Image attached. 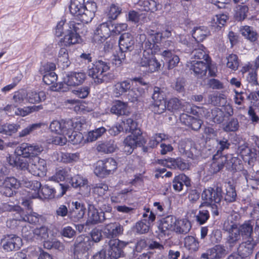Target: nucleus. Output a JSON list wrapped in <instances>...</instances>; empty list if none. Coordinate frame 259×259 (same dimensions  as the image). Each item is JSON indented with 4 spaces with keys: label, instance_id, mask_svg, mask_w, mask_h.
<instances>
[{
    "label": "nucleus",
    "instance_id": "obj_19",
    "mask_svg": "<svg viewBox=\"0 0 259 259\" xmlns=\"http://www.w3.org/2000/svg\"><path fill=\"white\" fill-rule=\"evenodd\" d=\"M22 239L15 235H9L5 237L3 244V249L6 251L18 250L22 246Z\"/></svg>",
    "mask_w": 259,
    "mask_h": 259
},
{
    "label": "nucleus",
    "instance_id": "obj_18",
    "mask_svg": "<svg viewBox=\"0 0 259 259\" xmlns=\"http://www.w3.org/2000/svg\"><path fill=\"white\" fill-rule=\"evenodd\" d=\"M227 254L225 247L222 245H215L207 249L201 254V257L204 259H220L224 257Z\"/></svg>",
    "mask_w": 259,
    "mask_h": 259
},
{
    "label": "nucleus",
    "instance_id": "obj_59",
    "mask_svg": "<svg viewBox=\"0 0 259 259\" xmlns=\"http://www.w3.org/2000/svg\"><path fill=\"white\" fill-rule=\"evenodd\" d=\"M68 141L73 145H77L81 143L83 139L82 134L78 132L73 131L66 136Z\"/></svg>",
    "mask_w": 259,
    "mask_h": 259
},
{
    "label": "nucleus",
    "instance_id": "obj_54",
    "mask_svg": "<svg viewBox=\"0 0 259 259\" xmlns=\"http://www.w3.org/2000/svg\"><path fill=\"white\" fill-rule=\"evenodd\" d=\"M205 206L206 208L205 210H208V213L209 214V212L211 213V214L214 218L219 216V211L218 205L216 203H212L209 201H204L199 206V208Z\"/></svg>",
    "mask_w": 259,
    "mask_h": 259
},
{
    "label": "nucleus",
    "instance_id": "obj_63",
    "mask_svg": "<svg viewBox=\"0 0 259 259\" xmlns=\"http://www.w3.org/2000/svg\"><path fill=\"white\" fill-rule=\"evenodd\" d=\"M93 193L97 195V197H103L108 190V186L106 184L99 183L93 186Z\"/></svg>",
    "mask_w": 259,
    "mask_h": 259
},
{
    "label": "nucleus",
    "instance_id": "obj_47",
    "mask_svg": "<svg viewBox=\"0 0 259 259\" xmlns=\"http://www.w3.org/2000/svg\"><path fill=\"white\" fill-rule=\"evenodd\" d=\"M139 5L143 7L142 10L146 12H154L158 10L160 5L154 0L140 1Z\"/></svg>",
    "mask_w": 259,
    "mask_h": 259
},
{
    "label": "nucleus",
    "instance_id": "obj_11",
    "mask_svg": "<svg viewBox=\"0 0 259 259\" xmlns=\"http://www.w3.org/2000/svg\"><path fill=\"white\" fill-rule=\"evenodd\" d=\"M20 186L19 182L14 177H8L6 178L0 187V192L2 194L7 197L13 195L15 190Z\"/></svg>",
    "mask_w": 259,
    "mask_h": 259
},
{
    "label": "nucleus",
    "instance_id": "obj_28",
    "mask_svg": "<svg viewBox=\"0 0 259 259\" xmlns=\"http://www.w3.org/2000/svg\"><path fill=\"white\" fill-rule=\"evenodd\" d=\"M117 148L115 141L112 139L99 142L96 148L99 152L105 154L113 153Z\"/></svg>",
    "mask_w": 259,
    "mask_h": 259
},
{
    "label": "nucleus",
    "instance_id": "obj_7",
    "mask_svg": "<svg viewBox=\"0 0 259 259\" xmlns=\"http://www.w3.org/2000/svg\"><path fill=\"white\" fill-rule=\"evenodd\" d=\"M127 243L118 239H110L108 242V254L110 259H117L123 255V249Z\"/></svg>",
    "mask_w": 259,
    "mask_h": 259
},
{
    "label": "nucleus",
    "instance_id": "obj_38",
    "mask_svg": "<svg viewBox=\"0 0 259 259\" xmlns=\"http://www.w3.org/2000/svg\"><path fill=\"white\" fill-rule=\"evenodd\" d=\"M131 87V82L129 80H125L119 81L113 86V92L116 97H119L126 92H128Z\"/></svg>",
    "mask_w": 259,
    "mask_h": 259
},
{
    "label": "nucleus",
    "instance_id": "obj_12",
    "mask_svg": "<svg viewBox=\"0 0 259 259\" xmlns=\"http://www.w3.org/2000/svg\"><path fill=\"white\" fill-rule=\"evenodd\" d=\"M119 47L121 53V59H124L125 55L122 56L123 52H131L134 49L135 44L133 35L128 32L122 34L118 40Z\"/></svg>",
    "mask_w": 259,
    "mask_h": 259
},
{
    "label": "nucleus",
    "instance_id": "obj_9",
    "mask_svg": "<svg viewBox=\"0 0 259 259\" xmlns=\"http://www.w3.org/2000/svg\"><path fill=\"white\" fill-rule=\"evenodd\" d=\"M30 165V172L34 176L42 177L47 171V163L45 159L38 156L29 160Z\"/></svg>",
    "mask_w": 259,
    "mask_h": 259
},
{
    "label": "nucleus",
    "instance_id": "obj_49",
    "mask_svg": "<svg viewBox=\"0 0 259 259\" xmlns=\"http://www.w3.org/2000/svg\"><path fill=\"white\" fill-rule=\"evenodd\" d=\"M95 205L101 210V212H103L104 213H109L112 210L111 206L108 204L107 201L103 198V197H96L95 198Z\"/></svg>",
    "mask_w": 259,
    "mask_h": 259
},
{
    "label": "nucleus",
    "instance_id": "obj_64",
    "mask_svg": "<svg viewBox=\"0 0 259 259\" xmlns=\"http://www.w3.org/2000/svg\"><path fill=\"white\" fill-rule=\"evenodd\" d=\"M127 189L122 190L120 192L113 194L111 197V200L113 203H121L125 201L127 199V193L129 192Z\"/></svg>",
    "mask_w": 259,
    "mask_h": 259
},
{
    "label": "nucleus",
    "instance_id": "obj_21",
    "mask_svg": "<svg viewBox=\"0 0 259 259\" xmlns=\"http://www.w3.org/2000/svg\"><path fill=\"white\" fill-rule=\"evenodd\" d=\"M209 62L204 61L192 60L190 69L193 71L194 75L197 78H202L206 76L209 67Z\"/></svg>",
    "mask_w": 259,
    "mask_h": 259
},
{
    "label": "nucleus",
    "instance_id": "obj_53",
    "mask_svg": "<svg viewBox=\"0 0 259 259\" xmlns=\"http://www.w3.org/2000/svg\"><path fill=\"white\" fill-rule=\"evenodd\" d=\"M83 23L85 22L78 23L74 21H71L68 23L69 29L68 31L73 32L74 34H76L78 37L79 38V34L82 33V29L84 28V26Z\"/></svg>",
    "mask_w": 259,
    "mask_h": 259
},
{
    "label": "nucleus",
    "instance_id": "obj_46",
    "mask_svg": "<svg viewBox=\"0 0 259 259\" xmlns=\"http://www.w3.org/2000/svg\"><path fill=\"white\" fill-rule=\"evenodd\" d=\"M121 8L117 4H112L108 8L107 11V17L109 21H112L116 20L121 14Z\"/></svg>",
    "mask_w": 259,
    "mask_h": 259
},
{
    "label": "nucleus",
    "instance_id": "obj_29",
    "mask_svg": "<svg viewBox=\"0 0 259 259\" xmlns=\"http://www.w3.org/2000/svg\"><path fill=\"white\" fill-rule=\"evenodd\" d=\"M84 13L83 15L84 21L86 23L91 22L95 16V12L97 9V4L94 1L84 2Z\"/></svg>",
    "mask_w": 259,
    "mask_h": 259
},
{
    "label": "nucleus",
    "instance_id": "obj_22",
    "mask_svg": "<svg viewBox=\"0 0 259 259\" xmlns=\"http://www.w3.org/2000/svg\"><path fill=\"white\" fill-rule=\"evenodd\" d=\"M146 141L144 140L141 130H137L134 134L128 136L124 140V144L136 148L137 147H141L145 144Z\"/></svg>",
    "mask_w": 259,
    "mask_h": 259
},
{
    "label": "nucleus",
    "instance_id": "obj_5",
    "mask_svg": "<svg viewBox=\"0 0 259 259\" xmlns=\"http://www.w3.org/2000/svg\"><path fill=\"white\" fill-rule=\"evenodd\" d=\"M69 188L68 185L59 184L55 189L48 185H46L41 187L39 191L40 196H39L38 198L41 199H52L55 197V194L57 192H58L57 196L61 197L65 194Z\"/></svg>",
    "mask_w": 259,
    "mask_h": 259
},
{
    "label": "nucleus",
    "instance_id": "obj_32",
    "mask_svg": "<svg viewBox=\"0 0 259 259\" xmlns=\"http://www.w3.org/2000/svg\"><path fill=\"white\" fill-rule=\"evenodd\" d=\"M161 54L165 61L167 62L168 69H171L177 66L180 62L179 56L174 54L172 52L171 49L165 50Z\"/></svg>",
    "mask_w": 259,
    "mask_h": 259
},
{
    "label": "nucleus",
    "instance_id": "obj_24",
    "mask_svg": "<svg viewBox=\"0 0 259 259\" xmlns=\"http://www.w3.org/2000/svg\"><path fill=\"white\" fill-rule=\"evenodd\" d=\"M180 120L183 124L190 127L194 131H198L199 130L202 123V120L200 119L185 113L180 114Z\"/></svg>",
    "mask_w": 259,
    "mask_h": 259
},
{
    "label": "nucleus",
    "instance_id": "obj_17",
    "mask_svg": "<svg viewBox=\"0 0 259 259\" xmlns=\"http://www.w3.org/2000/svg\"><path fill=\"white\" fill-rule=\"evenodd\" d=\"M106 213L98 211L95 204H88V219L87 224H96L104 222L107 219Z\"/></svg>",
    "mask_w": 259,
    "mask_h": 259
},
{
    "label": "nucleus",
    "instance_id": "obj_16",
    "mask_svg": "<svg viewBox=\"0 0 259 259\" xmlns=\"http://www.w3.org/2000/svg\"><path fill=\"white\" fill-rule=\"evenodd\" d=\"M159 163L168 168L179 169L181 170L188 169L189 164L181 158H168L164 160H159Z\"/></svg>",
    "mask_w": 259,
    "mask_h": 259
},
{
    "label": "nucleus",
    "instance_id": "obj_26",
    "mask_svg": "<svg viewBox=\"0 0 259 259\" xmlns=\"http://www.w3.org/2000/svg\"><path fill=\"white\" fill-rule=\"evenodd\" d=\"M216 142L218 150L213 155V159H217L220 157L222 154V152L225 150L229 149L231 145L229 137L228 135L217 138Z\"/></svg>",
    "mask_w": 259,
    "mask_h": 259
},
{
    "label": "nucleus",
    "instance_id": "obj_4",
    "mask_svg": "<svg viewBox=\"0 0 259 259\" xmlns=\"http://www.w3.org/2000/svg\"><path fill=\"white\" fill-rule=\"evenodd\" d=\"M43 151L44 147L40 145L23 143L16 147L15 153L16 155L28 158L29 160L38 156Z\"/></svg>",
    "mask_w": 259,
    "mask_h": 259
},
{
    "label": "nucleus",
    "instance_id": "obj_57",
    "mask_svg": "<svg viewBox=\"0 0 259 259\" xmlns=\"http://www.w3.org/2000/svg\"><path fill=\"white\" fill-rule=\"evenodd\" d=\"M40 217V215L31 210L29 211V212H27V214L24 215H22L21 213L20 219L22 220V222H26L30 224H35L39 222V218Z\"/></svg>",
    "mask_w": 259,
    "mask_h": 259
},
{
    "label": "nucleus",
    "instance_id": "obj_1",
    "mask_svg": "<svg viewBox=\"0 0 259 259\" xmlns=\"http://www.w3.org/2000/svg\"><path fill=\"white\" fill-rule=\"evenodd\" d=\"M110 69L109 63L102 60H98L89 67L88 74L96 84L108 82L111 74L106 73Z\"/></svg>",
    "mask_w": 259,
    "mask_h": 259
},
{
    "label": "nucleus",
    "instance_id": "obj_61",
    "mask_svg": "<svg viewBox=\"0 0 259 259\" xmlns=\"http://www.w3.org/2000/svg\"><path fill=\"white\" fill-rule=\"evenodd\" d=\"M239 124L237 118H233L226 122L223 127V130L226 132H236L238 130Z\"/></svg>",
    "mask_w": 259,
    "mask_h": 259
},
{
    "label": "nucleus",
    "instance_id": "obj_56",
    "mask_svg": "<svg viewBox=\"0 0 259 259\" xmlns=\"http://www.w3.org/2000/svg\"><path fill=\"white\" fill-rule=\"evenodd\" d=\"M209 102L214 106H223L226 103V97L224 94L213 95L209 96Z\"/></svg>",
    "mask_w": 259,
    "mask_h": 259
},
{
    "label": "nucleus",
    "instance_id": "obj_15",
    "mask_svg": "<svg viewBox=\"0 0 259 259\" xmlns=\"http://www.w3.org/2000/svg\"><path fill=\"white\" fill-rule=\"evenodd\" d=\"M176 223V218L174 215H169L162 218L158 226L159 232L163 235L168 236L171 232L174 231Z\"/></svg>",
    "mask_w": 259,
    "mask_h": 259
},
{
    "label": "nucleus",
    "instance_id": "obj_8",
    "mask_svg": "<svg viewBox=\"0 0 259 259\" xmlns=\"http://www.w3.org/2000/svg\"><path fill=\"white\" fill-rule=\"evenodd\" d=\"M201 197L204 201L219 203L223 198L222 188L218 185L214 187H208L204 190Z\"/></svg>",
    "mask_w": 259,
    "mask_h": 259
},
{
    "label": "nucleus",
    "instance_id": "obj_36",
    "mask_svg": "<svg viewBox=\"0 0 259 259\" xmlns=\"http://www.w3.org/2000/svg\"><path fill=\"white\" fill-rule=\"evenodd\" d=\"M191 225L187 219L177 220L174 231L179 234H186L190 230Z\"/></svg>",
    "mask_w": 259,
    "mask_h": 259
},
{
    "label": "nucleus",
    "instance_id": "obj_6",
    "mask_svg": "<svg viewBox=\"0 0 259 259\" xmlns=\"http://www.w3.org/2000/svg\"><path fill=\"white\" fill-rule=\"evenodd\" d=\"M149 36L147 38L144 34H141L139 35V42L141 45L142 49L144 51V53L146 50H150L152 53V50L155 47L157 43H159L162 39L163 34L160 32H156L154 34L149 33Z\"/></svg>",
    "mask_w": 259,
    "mask_h": 259
},
{
    "label": "nucleus",
    "instance_id": "obj_33",
    "mask_svg": "<svg viewBox=\"0 0 259 259\" xmlns=\"http://www.w3.org/2000/svg\"><path fill=\"white\" fill-rule=\"evenodd\" d=\"M81 127L80 122H74L72 120L68 119L67 120H62V134L64 136H67L74 130H79Z\"/></svg>",
    "mask_w": 259,
    "mask_h": 259
},
{
    "label": "nucleus",
    "instance_id": "obj_41",
    "mask_svg": "<svg viewBox=\"0 0 259 259\" xmlns=\"http://www.w3.org/2000/svg\"><path fill=\"white\" fill-rule=\"evenodd\" d=\"M223 197L227 203H233L236 201L237 195L235 187L230 182L226 186L225 193Z\"/></svg>",
    "mask_w": 259,
    "mask_h": 259
},
{
    "label": "nucleus",
    "instance_id": "obj_31",
    "mask_svg": "<svg viewBox=\"0 0 259 259\" xmlns=\"http://www.w3.org/2000/svg\"><path fill=\"white\" fill-rule=\"evenodd\" d=\"M25 158L21 156L17 155L15 158L10 157L9 162L10 165L16 167L18 169L22 170H28L30 172V163Z\"/></svg>",
    "mask_w": 259,
    "mask_h": 259
},
{
    "label": "nucleus",
    "instance_id": "obj_14",
    "mask_svg": "<svg viewBox=\"0 0 259 259\" xmlns=\"http://www.w3.org/2000/svg\"><path fill=\"white\" fill-rule=\"evenodd\" d=\"M123 226L119 223H109L105 226L103 230V235L107 238L113 239L123 233Z\"/></svg>",
    "mask_w": 259,
    "mask_h": 259
},
{
    "label": "nucleus",
    "instance_id": "obj_25",
    "mask_svg": "<svg viewBox=\"0 0 259 259\" xmlns=\"http://www.w3.org/2000/svg\"><path fill=\"white\" fill-rule=\"evenodd\" d=\"M72 208L70 209L69 218L73 221L82 219L84 214L85 208L83 204L77 201H73Z\"/></svg>",
    "mask_w": 259,
    "mask_h": 259
},
{
    "label": "nucleus",
    "instance_id": "obj_60",
    "mask_svg": "<svg viewBox=\"0 0 259 259\" xmlns=\"http://www.w3.org/2000/svg\"><path fill=\"white\" fill-rule=\"evenodd\" d=\"M185 246L189 250L196 251L199 248V242L194 237L188 236L185 238Z\"/></svg>",
    "mask_w": 259,
    "mask_h": 259
},
{
    "label": "nucleus",
    "instance_id": "obj_13",
    "mask_svg": "<svg viewBox=\"0 0 259 259\" xmlns=\"http://www.w3.org/2000/svg\"><path fill=\"white\" fill-rule=\"evenodd\" d=\"M111 21L103 22L99 25L94 32V39L98 43H102L110 35Z\"/></svg>",
    "mask_w": 259,
    "mask_h": 259
},
{
    "label": "nucleus",
    "instance_id": "obj_45",
    "mask_svg": "<svg viewBox=\"0 0 259 259\" xmlns=\"http://www.w3.org/2000/svg\"><path fill=\"white\" fill-rule=\"evenodd\" d=\"M253 222L251 221H249L245 222L240 226L238 230H239V233L243 237L248 238V239H253L251 237V234L253 232Z\"/></svg>",
    "mask_w": 259,
    "mask_h": 259
},
{
    "label": "nucleus",
    "instance_id": "obj_40",
    "mask_svg": "<svg viewBox=\"0 0 259 259\" xmlns=\"http://www.w3.org/2000/svg\"><path fill=\"white\" fill-rule=\"evenodd\" d=\"M210 35L209 30L205 26L196 27L192 30V36L197 41H202Z\"/></svg>",
    "mask_w": 259,
    "mask_h": 259
},
{
    "label": "nucleus",
    "instance_id": "obj_34",
    "mask_svg": "<svg viewBox=\"0 0 259 259\" xmlns=\"http://www.w3.org/2000/svg\"><path fill=\"white\" fill-rule=\"evenodd\" d=\"M110 112L117 116L127 115L128 111L127 103L119 100L116 101L113 103L110 109Z\"/></svg>",
    "mask_w": 259,
    "mask_h": 259
},
{
    "label": "nucleus",
    "instance_id": "obj_52",
    "mask_svg": "<svg viewBox=\"0 0 259 259\" xmlns=\"http://www.w3.org/2000/svg\"><path fill=\"white\" fill-rule=\"evenodd\" d=\"M123 130H125V133H131L134 134L137 130H140L138 128V124L136 121L132 118L126 119L125 121H122L121 122Z\"/></svg>",
    "mask_w": 259,
    "mask_h": 259
},
{
    "label": "nucleus",
    "instance_id": "obj_62",
    "mask_svg": "<svg viewBox=\"0 0 259 259\" xmlns=\"http://www.w3.org/2000/svg\"><path fill=\"white\" fill-rule=\"evenodd\" d=\"M225 114L224 112L218 108H214L211 110V118L214 123H221L224 120Z\"/></svg>",
    "mask_w": 259,
    "mask_h": 259
},
{
    "label": "nucleus",
    "instance_id": "obj_42",
    "mask_svg": "<svg viewBox=\"0 0 259 259\" xmlns=\"http://www.w3.org/2000/svg\"><path fill=\"white\" fill-rule=\"evenodd\" d=\"M76 34H74L73 32L68 31L63 38H61L58 42L60 47L70 46V45L78 43V39Z\"/></svg>",
    "mask_w": 259,
    "mask_h": 259
},
{
    "label": "nucleus",
    "instance_id": "obj_43",
    "mask_svg": "<svg viewBox=\"0 0 259 259\" xmlns=\"http://www.w3.org/2000/svg\"><path fill=\"white\" fill-rule=\"evenodd\" d=\"M46 99V93L40 91L37 93L35 91H30L27 93L26 100L31 104L37 103Z\"/></svg>",
    "mask_w": 259,
    "mask_h": 259
},
{
    "label": "nucleus",
    "instance_id": "obj_39",
    "mask_svg": "<svg viewBox=\"0 0 259 259\" xmlns=\"http://www.w3.org/2000/svg\"><path fill=\"white\" fill-rule=\"evenodd\" d=\"M45 124L43 122H37L30 124L19 133V137L23 138L31 134H34L39 130Z\"/></svg>",
    "mask_w": 259,
    "mask_h": 259
},
{
    "label": "nucleus",
    "instance_id": "obj_35",
    "mask_svg": "<svg viewBox=\"0 0 259 259\" xmlns=\"http://www.w3.org/2000/svg\"><path fill=\"white\" fill-rule=\"evenodd\" d=\"M205 47L201 45H198V48L195 49L192 52V59L194 60L204 61V62H210V58L208 54L204 50Z\"/></svg>",
    "mask_w": 259,
    "mask_h": 259
},
{
    "label": "nucleus",
    "instance_id": "obj_50",
    "mask_svg": "<svg viewBox=\"0 0 259 259\" xmlns=\"http://www.w3.org/2000/svg\"><path fill=\"white\" fill-rule=\"evenodd\" d=\"M240 32L243 36L251 42H254L257 39L258 35L257 33L253 31L250 26H244L241 28Z\"/></svg>",
    "mask_w": 259,
    "mask_h": 259
},
{
    "label": "nucleus",
    "instance_id": "obj_30",
    "mask_svg": "<svg viewBox=\"0 0 259 259\" xmlns=\"http://www.w3.org/2000/svg\"><path fill=\"white\" fill-rule=\"evenodd\" d=\"M25 186L29 189L27 196L31 198H37L40 196L39 193L41 187V183L37 181L25 182Z\"/></svg>",
    "mask_w": 259,
    "mask_h": 259
},
{
    "label": "nucleus",
    "instance_id": "obj_55",
    "mask_svg": "<svg viewBox=\"0 0 259 259\" xmlns=\"http://www.w3.org/2000/svg\"><path fill=\"white\" fill-rule=\"evenodd\" d=\"M226 160L228 166L232 170L237 171L241 168L240 160L237 157L232 155L228 156Z\"/></svg>",
    "mask_w": 259,
    "mask_h": 259
},
{
    "label": "nucleus",
    "instance_id": "obj_2",
    "mask_svg": "<svg viewBox=\"0 0 259 259\" xmlns=\"http://www.w3.org/2000/svg\"><path fill=\"white\" fill-rule=\"evenodd\" d=\"M86 78V74L84 72L71 71L65 73L63 75V81L59 83H56V91L66 92L68 90L67 86H76L82 84Z\"/></svg>",
    "mask_w": 259,
    "mask_h": 259
},
{
    "label": "nucleus",
    "instance_id": "obj_3",
    "mask_svg": "<svg viewBox=\"0 0 259 259\" xmlns=\"http://www.w3.org/2000/svg\"><path fill=\"white\" fill-rule=\"evenodd\" d=\"M92 241L89 237L80 235L74 244V257L75 259H88V250L91 247Z\"/></svg>",
    "mask_w": 259,
    "mask_h": 259
},
{
    "label": "nucleus",
    "instance_id": "obj_48",
    "mask_svg": "<svg viewBox=\"0 0 259 259\" xmlns=\"http://www.w3.org/2000/svg\"><path fill=\"white\" fill-rule=\"evenodd\" d=\"M58 62L62 68H66L70 64L69 60V55L67 50L65 48H61L58 54Z\"/></svg>",
    "mask_w": 259,
    "mask_h": 259
},
{
    "label": "nucleus",
    "instance_id": "obj_27",
    "mask_svg": "<svg viewBox=\"0 0 259 259\" xmlns=\"http://www.w3.org/2000/svg\"><path fill=\"white\" fill-rule=\"evenodd\" d=\"M255 245V243L253 239H248L239 244L237 252L244 258L252 253Z\"/></svg>",
    "mask_w": 259,
    "mask_h": 259
},
{
    "label": "nucleus",
    "instance_id": "obj_58",
    "mask_svg": "<svg viewBox=\"0 0 259 259\" xmlns=\"http://www.w3.org/2000/svg\"><path fill=\"white\" fill-rule=\"evenodd\" d=\"M71 185L74 188H88V181L80 175H76L70 180Z\"/></svg>",
    "mask_w": 259,
    "mask_h": 259
},
{
    "label": "nucleus",
    "instance_id": "obj_20",
    "mask_svg": "<svg viewBox=\"0 0 259 259\" xmlns=\"http://www.w3.org/2000/svg\"><path fill=\"white\" fill-rule=\"evenodd\" d=\"M84 0H71L69 5L70 13L81 22H84L83 15Z\"/></svg>",
    "mask_w": 259,
    "mask_h": 259
},
{
    "label": "nucleus",
    "instance_id": "obj_10",
    "mask_svg": "<svg viewBox=\"0 0 259 259\" xmlns=\"http://www.w3.org/2000/svg\"><path fill=\"white\" fill-rule=\"evenodd\" d=\"M238 150L244 161L247 162L250 166L253 165L259 154L256 149L250 148L245 145H242L239 147Z\"/></svg>",
    "mask_w": 259,
    "mask_h": 259
},
{
    "label": "nucleus",
    "instance_id": "obj_23",
    "mask_svg": "<svg viewBox=\"0 0 259 259\" xmlns=\"http://www.w3.org/2000/svg\"><path fill=\"white\" fill-rule=\"evenodd\" d=\"M140 64L141 66L147 68V71L150 72L158 71L161 67L160 63L155 57L152 55L146 57L145 54H143L141 58Z\"/></svg>",
    "mask_w": 259,
    "mask_h": 259
},
{
    "label": "nucleus",
    "instance_id": "obj_37",
    "mask_svg": "<svg viewBox=\"0 0 259 259\" xmlns=\"http://www.w3.org/2000/svg\"><path fill=\"white\" fill-rule=\"evenodd\" d=\"M240 239V233L236 224H233L229 229V235L227 243L230 247H233Z\"/></svg>",
    "mask_w": 259,
    "mask_h": 259
},
{
    "label": "nucleus",
    "instance_id": "obj_51",
    "mask_svg": "<svg viewBox=\"0 0 259 259\" xmlns=\"http://www.w3.org/2000/svg\"><path fill=\"white\" fill-rule=\"evenodd\" d=\"M228 19V16L225 14H220L216 15L212 19L211 25L220 29L222 26H224Z\"/></svg>",
    "mask_w": 259,
    "mask_h": 259
},
{
    "label": "nucleus",
    "instance_id": "obj_44",
    "mask_svg": "<svg viewBox=\"0 0 259 259\" xmlns=\"http://www.w3.org/2000/svg\"><path fill=\"white\" fill-rule=\"evenodd\" d=\"M248 12L247 6L238 5L234 9V18L236 21H242L246 18Z\"/></svg>",
    "mask_w": 259,
    "mask_h": 259
}]
</instances>
